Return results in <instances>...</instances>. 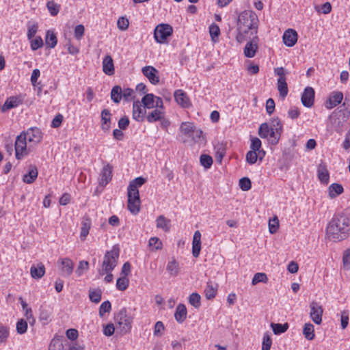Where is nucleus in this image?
<instances>
[{"label": "nucleus", "instance_id": "obj_15", "mask_svg": "<svg viewBox=\"0 0 350 350\" xmlns=\"http://www.w3.org/2000/svg\"><path fill=\"white\" fill-rule=\"evenodd\" d=\"M146 107L142 105L139 101H135L133 105V118L138 121H142L146 114Z\"/></svg>", "mask_w": 350, "mask_h": 350}, {"label": "nucleus", "instance_id": "obj_60", "mask_svg": "<svg viewBox=\"0 0 350 350\" xmlns=\"http://www.w3.org/2000/svg\"><path fill=\"white\" fill-rule=\"evenodd\" d=\"M209 33L210 36L213 41H215V38H217L220 34V29L217 25L212 24L209 27Z\"/></svg>", "mask_w": 350, "mask_h": 350}, {"label": "nucleus", "instance_id": "obj_11", "mask_svg": "<svg viewBox=\"0 0 350 350\" xmlns=\"http://www.w3.org/2000/svg\"><path fill=\"white\" fill-rule=\"evenodd\" d=\"M251 41L248 42L244 48V55L245 57L252 58L255 56L256 51L258 49V36H252Z\"/></svg>", "mask_w": 350, "mask_h": 350}, {"label": "nucleus", "instance_id": "obj_1", "mask_svg": "<svg viewBox=\"0 0 350 350\" xmlns=\"http://www.w3.org/2000/svg\"><path fill=\"white\" fill-rule=\"evenodd\" d=\"M258 18L256 14L252 10H245L238 16L237 22L236 40L241 43L251 39L258 33Z\"/></svg>", "mask_w": 350, "mask_h": 350}, {"label": "nucleus", "instance_id": "obj_33", "mask_svg": "<svg viewBox=\"0 0 350 350\" xmlns=\"http://www.w3.org/2000/svg\"><path fill=\"white\" fill-rule=\"evenodd\" d=\"M46 44L50 48H54L57 42L56 35L53 31L48 30L45 38Z\"/></svg>", "mask_w": 350, "mask_h": 350}, {"label": "nucleus", "instance_id": "obj_42", "mask_svg": "<svg viewBox=\"0 0 350 350\" xmlns=\"http://www.w3.org/2000/svg\"><path fill=\"white\" fill-rule=\"evenodd\" d=\"M129 280L127 277L121 276L117 280L116 287L120 291H124L129 286Z\"/></svg>", "mask_w": 350, "mask_h": 350}, {"label": "nucleus", "instance_id": "obj_17", "mask_svg": "<svg viewBox=\"0 0 350 350\" xmlns=\"http://www.w3.org/2000/svg\"><path fill=\"white\" fill-rule=\"evenodd\" d=\"M174 96L176 102L183 107L190 106V101L187 94L182 90H177L174 92Z\"/></svg>", "mask_w": 350, "mask_h": 350}, {"label": "nucleus", "instance_id": "obj_50", "mask_svg": "<svg viewBox=\"0 0 350 350\" xmlns=\"http://www.w3.org/2000/svg\"><path fill=\"white\" fill-rule=\"evenodd\" d=\"M127 196L128 202H131L132 201L139 202L140 201L139 190H128Z\"/></svg>", "mask_w": 350, "mask_h": 350}, {"label": "nucleus", "instance_id": "obj_53", "mask_svg": "<svg viewBox=\"0 0 350 350\" xmlns=\"http://www.w3.org/2000/svg\"><path fill=\"white\" fill-rule=\"evenodd\" d=\"M349 312L347 310H343L340 314V325L342 329L347 328L349 324Z\"/></svg>", "mask_w": 350, "mask_h": 350}, {"label": "nucleus", "instance_id": "obj_22", "mask_svg": "<svg viewBox=\"0 0 350 350\" xmlns=\"http://www.w3.org/2000/svg\"><path fill=\"white\" fill-rule=\"evenodd\" d=\"M45 273V267L42 263H39L37 266L32 265L30 269L31 276L34 279H40Z\"/></svg>", "mask_w": 350, "mask_h": 350}, {"label": "nucleus", "instance_id": "obj_12", "mask_svg": "<svg viewBox=\"0 0 350 350\" xmlns=\"http://www.w3.org/2000/svg\"><path fill=\"white\" fill-rule=\"evenodd\" d=\"M297 38V31L293 29L286 30L282 36L284 44L288 47L293 46L296 44Z\"/></svg>", "mask_w": 350, "mask_h": 350}, {"label": "nucleus", "instance_id": "obj_36", "mask_svg": "<svg viewBox=\"0 0 350 350\" xmlns=\"http://www.w3.org/2000/svg\"><path fill=\"white\" fill-rule=\"evenodd\" d=\"M122 90L121 87L119 85H115L111 92V100L116 103H119L122 98Z\"/></svg>", "mask_w": 350, "mask_h": 350}, {"label": "nucleus", "instance_id": "obj_13", "mask_svg": "<svg viewBox=\"0 0 350 350\" xmlns=\"http://www.w3.org/2000/svg\"><path fill=\"white\" fill-rule=\"evenodd\" d=\"M58 262L62 265L61 271L64 276H70L73 272L74 263L68 258H61L58 260Z\"/></svg>", "mask_w": 350, "mask_h": 350}, {"label": "nucleus", "instance_id": "obj_24", "mask_svg": "<svg viewBox=\"0 0 350 350\" xmlns=\"http://www.w3.org/2000/svg\"><path fill=\"white\" fill-rule=\"evenodd\" d=\"M165 116V111L162 109H154L147 116V121L152 123L159 121L163 117Z\"/></svg>", "mask_w": 350, "mask_h": 350}, {"label": "nucleus", "instance_id": "obj_62", "mask_svg": "<svg viewBox=\"0 0 350 350\" xmlns=\"http://www.w3.org/2000/svg\"><path fill=\"white\" fill-rule=\"evenodd\" d=\"M239 186L243 191H248L252 186L251 181L248 178H242L239 180Z\"/></svg>", "mask_w": 350, "mask_h": 350}, {"label": "nucleus", "instance_id": "obj_61", "mask_svg": "<svg viewBox=\"0 0 350 350\" xmlns=\"http://www.w3.org/2000/svg\"><path fill=\"white\" fill-rule=\"evenodd\" d=\"M129 22L126 18L120 17L118 20L117 26L120 30H122V31L126 30L129 27Z\"/></svg>", "mask_w": 350, "mask_h": 350}, {"label": "nucleus", "instance_id": "obj_29", "mask_svg": "<svg viewBox=\"0 0 350 350\" xmlns=\"http://www.w3.org/2000/svg\"><path fill=\"white\" fill-rule=\"evenodd\" d=\"M91 227V220L89 218H84L81 228L80 237L82 240H85L89 234Z\"/></svg>", "mask_w": 350, "mask_h": 350}, {"label": "nucleus", "instance_id": "obj_26", "mask_svg": "<svg viewBox=\"0 0 350 350\" xmlns=\"http://www.w3.org/2000/svg\"><path fill=\"white\" fill-rule=\"evenodd\" d=\"M38 172L36 166L31 165L29 172L23 176V180L25 183L31 184L37 178Z\"/></svg>", "mask_w": 350, "mask_h": 350}, {"label": "nucleus", "instance_id": "obj_55", "mask_svg": "<svg viewBox=\"0 0 350 350\" xmlns=\"http://www.w3.org/2000/svg\"><path fill=\"white\" fill-rule=\"evenodd\" d=\"M140 203H141L140 201H139V202H137L135 201V202L132 201L131 202H128V204H127L128 209L132 214L137 215L139 212V210H140Z\"/></svg>", "mask_w": 350, "mask_h": 350}, {"label": "nucleus", "instance_id": "obj_48", "mask_svg": "<svg viewBox=\"0 0 350 350\" xmlns=\"http://www.w3.org/2000/svg\"><path fill=\"white\" fill-rule=\"evenodd\" d=\"M31 43V49L36 51L43 46V40L40 36L36 37L34 39L29 40Z\"/></svg>", "mask_w": 350, "mask_h": 350}, {"label": "nucleus", "instance_id": "obj_20", "mask_svg": "<svg viewBox=\"0 0 350 350\" xmlns=\"http://www.w3.org/2000/svg\"><path fill=\"white\" fill-rule=\"evenodd\" d=\"M166 270L170 276L175 277L179 273V264L174 257L171 258L167 262Z\"/></svg>", "mask_w": 350, "mask_h": 350}, {"label": "nucleus", "instance_id": "obj_44", "mask_svg": "<svg viewBox=\"0 0 350 350\" xmlns=\"http://www.w3.org/2000/svg\"><path fill=\"white\" fill-rule=\"evenodd\" d=\"M89 269V262L86 260H80L78 267L75 271L77 276L80 277L83 275L84 271H88Z\"/></svg>", "mask_w": 350, "mask_h": 350}, {"label": "nucleus", "instance_id": "obj_30", "mask_svg": "<svg viewBox=\"0 0 350 350\" xmlns=\"http://www.w3.org/2000/svg\"><path fill=\"white\" fill-rule=\"evenodd\" d=\"M343 190V187L340 184L333 183L328 188L329 196L331 198H334L341 194Z\"/></svg>", "mask_w": 350, "mask_h": 350}, {"label": "nucleus", "instance_id": "obj_6", "mask_svg": "<svg viewBox=\"0 0 350 350\" xmlns=\"http://www.w3.org/2000/svg\"><path fill=\"white\" fill-rule=\"evenodd\" d=\"M27 139L24 135L21 133L19 135L17 136L16 142H15V154L16 158L17 159H22L25 155L27 154Z\"/></svg>", "mask_w": 350, "mask_h": 350}, {"label": "nucleus", "instance_id": "obj_47", "mask_svg": "<svg viewBox=\"0 0 350 350\" xmlns=\"http://www.w3.org/2000/svg\"><path fill=\"white\" fill-rule=\"evenodd\" d=\"M149 246L152 247V250H159L162 248V242L157 237H152L149 240Z\"/></svg>", "mask_w": 350, "mask_h": 350}, {"label": "nucleus", "instance_id": "obj_49", "mask_svg": "<svg viewBox=\"0 0 350 350\" xmlns=\"http://www.w3.org/2000/svg\"><path fill=\"white\" fill-rule=\"evenodd\" d=\"M269 133V126L267 123H262L258 129V135L261 138H267Z\"/></svg>", "mask_w": 350, "mask_h": 350}, {"label": "nucleus", "instance_id": "obj_51", "mask_svg": "<svg viewBox=\"0 0 350 350\" xmlns=\"http://www.w3.org/2000/svg\"><path fill=\"white\" fill-rule=\"evenodd\" d=\"M27 323L24 319L19 320L16 323V332L19 334H23L27 332Z\"/></svg>", "mask_w": 350, "mask_h": 350}, {"label": "nucleus", "instance_id": "obj_19", "mask_svg": "<svg viewBox=\"0 0 350 350\" xmlns=\"http://www.w3.org/2000/svg\"><path fill=\"white\" fill-rule=\"evenodd\" d=\"M100 185L105 186L111 180L112 177V168L109 165H107L103 167L102 172L100 175Z\"/></svg>", "mask_w": 350, "mask_h": 350}, {"label": "nucleus", "instance_id": "obj_7", "mask_svg": "<svg viewBox=\"0 0 350 350\" xmlns=\"http://www.w3.org/2000/svg\"><path fill=\"white\" fill-rule=\"evenodd\" d=\"M29 143L33 145L39 144L42 139V133L38 128H30L26 132L22 133Z\"/></svg>", "mask_w": 350, "mask_h": 350}, {"label": "nucleus", "instance_id": "obj_35", "mask_svg": "<svg viewBox=\"0 0 350 350\" xmlns=\"http://www.w3.org/2000/svg\"><path fill=\"white\" fill-rule=\"evenodd\" d=\"M18 105V100L17 98L14 97V96L10 97L4 103V104L1 108V111L3 112H5L7 110H9L10 109L17 107Z\"/></svg>", "mask_w": 350, "mask_h": 350}, {"label": "nucleus", "instance_id": "obj_52", "mask_svg": "<svg viewBox=\"0 0 350 350\" xmlns=\"http://www.w3.org/2000/svg\"><path fill=\"white\" fill-rule=\"evenodd\" d=\"M28 31H27V38L28 40H31L36 35L38 31V25L37 23L27 25Z\"/></svg>", "mask_w": 350, "mask_h": 350}, {"label": "nucleus", "instance_id": "obj_37", "mask_svg": "<svg viewBox=\"0 0 350 350\" xmlns=\"http://www.w3.org/2000/svg\"><path fill=\"white\" fill-rule=\"evenodd\" d=\"M154 98L155 96L152 94H147L142 98V103L144 107L152 109L154 107Z\"/></svg>", "mask_w": 350, "mask_h": 350}, {"label": "nucleus", "instance_id": "obj_25", "mask_svg": "<svg viewBox=\"0 0 350 350\" xmlns=\"http://www.w3.org/2000/svg\"><path fill=\"white\" fill-rule=\"evenodd\" d=\"M217 291V284L208 281L204 290L205 296L207 299H212L215 297Z\"/></svg>", "mask_w": 350, "mask_h": 350}, {"label": "nucleus", "instance_id": "obj_46", "mask_svg": "<svg viewBox=\"0 0 350 350\" xmlns=\"http://www.w3.org/2000/svg\"><path fill=\"white\" fill-rule=\"evenodd\" d=\"M9 328L6 326L0 325V344L4 343L7 341L9 337Z\"/></svg>", "mask_w": 350, "mask_h": 350}, {"label": "nucleus", "instance_id": "obj_27", "mask_svg": "<svg viewBox=\"0 0 350 350\" xmlns=\"http://www.w3.org/2000/svg\"><path fill=\"white\" fill-rule=\"evenodd\" d=\"M318 177L322 183L327 184L329 178V172L325 165L321 163L318 166L317 169Z\"/></svg>", "mask_w": 350, "mask_h": 350}, {"label": "nucleus", "instance_id": "obj_63", "mask_svg": "<svg viewBox=\"0 0 350 350\" xmlns=\"http://www.w3.org/2000/svg\"><path fill=\"white\" fill-rule=\"evenodd\" d=\"M258 159L257 152L250 150L246 154V161L250 164H254Z\"/></svg>", "mask_w": 350, "mask_h": 350}, {"label": "nucleus", "instance_id": "obj_34", "mask_svg": "<svg viewBox=\"0 0 350 350\" xmlns=\"http://www.w3.org/2000/svg\"><path fill=\"white\" fill-rule=\"evenodd\" d=\"M170 220L163 215H160L157 219V227L163 229L165 232L170 230Z\"/></svg>", "mask_w": 350, "mask_h": 350}, {"label": "nucleus", "instance_id": "obj_9", "mask_svg": "<svg viewBox=\"0 0 350 350\" xmlns=\"http://www.w3.org/2000/svg\"><path fill=\"white\" fill-rule=\"evenodd\" d=\"M142 72L152 84L156 85L159 82V71L154 67L144 66L142 68Z\"/></svg>", "mask_w": 350, "mask_h": 350}, {"label": "nucleus", "instance_id": "obj_3", "mask_svg": "<svg viewBox=\"0 0 350 350\" xmlns=\"http://www.w3.org/2000/svg\"><path fill=\"white\" fill-rule=\"evenodd\" d=\"M119 258V248L113 246L107 251L103 258L101 269L98 271L100 275H104L105 272H112L116 267Z\"/></svg>", "mask_w": 350, "mask_h": 350}, {"label": "nucleus", "instance_id": "obj_39", "mask_svg": "<svg viewBox=\"0 0 350 350\" xmlns=\"http://www.w3.org/2000/svg\"><path fill=\"white\" fill-rule=\"evenodd\" d=\"M146 182V180L142 177H137L133 180L131 181L128 187V190H139L138 187L143 185Z\"/></svg>", "mask_w": 350, "mask_h": 350}, {"label": "nucleus", "instance_id": "obj_64", "mask_svg": "<svg viewBox=\"0 0 350 350\" xmlns=\"http://www.w3.org/2000/svg\"><path fill=\"white\" fill-rule=\"evenodd\" d=\"M342 261L344 267L347 269H350V249L344 252Z\"/></svg>", "mask_w": 350, "mask_h": 350}, {"label": "nucleus", "instance_id": "obj_45", "mask_svg": "<svg viewBox=\"0 0 350 350\" xmlns=\"http://www.w3.org/2000/svg\"><path fill=\"white\" fill-rule=\"evenodd\" d=\"M268 280L267 276L264 273H256L252 279V285H256L259 282L267 283Z\"/></svg>", "mask_w": 350, "mask_h": 350}, {"label": "nucleus", "instance_id": "obj_23", "mask_svg": "<svg viewBox=\"0 0 350 350\" xmlns=\"http://www.w3.org/2000/svg\"><path fill=\"white\" fill-rule=\"evenodd\" d=\"M187 308L184 304H180L176 306L174 314L175 319L177 322L183 323L187 317Z\"/></svg>", "mask_w": 350, "mask_h": 350}, {"label": "nucleus", "instance_id": "obj_5", "mask_svg": "<svg viewBox=\"0 0 350 350\" xmlns=\"http://www.w3.org/2000/svg\"><path fill=\"white\" fill-rule=\"evenodd\" d=\"M172 27L167 24L157 25L154 31V38L157 42L164 43L167 38L172 34Z\"/></svg>", "mask_w": 350, "mask_h": 350}, {"label": "nucleus", "instance_id": "obj_31", "mask_svg": "<svg viewBox=\"0 0 350 350\" xmlns=\"http://www.w3.org/2000/svg\"><path fill=\"white\" fill-rule=\"evenodd\" d=\"M195 126L192 122H182L180 126V133L187 137H189Z\"/></svg>", "mask_w": 350, "mask_h": 350}, {"label": "nucleus", "instance_id": "obj_10", "mask_svg": "<svg viewBox=\"0 0 350 350\" xmlns=\"http://www.w3.org/2000/svg\"><path fill=\"white\" fill-rule=\"evenodd\" d=\"M301 103L304 106L306 107H311L314 104V90L311 87L305 88L304 93L301 96Z\"/></svg>", "mask_w": 350, "mask_h": 350}, {"label": "nucleus", "instance_id": "obj_41", "mask_svg": "<svg viewBox=\"0 0 350 350\" xmlns=\"http://www.w3.org/2000/svg\"><path fill=\"white\" fill-rule=\"evenodd\" d=\"M102 292L100 289L90 290L89 297L90 299L96 304L100 301Z\"/></svg>", "mask_w": 350, "mask_h": 350}, {"label": "nucleus", "instance_id": "obj_28", "mask_svg": "<svg viewBox=\"0 0 350 350\" xmlns=\"http://www.w3.org/2000/svg\"><path fill=\"white\" fill-rule=\"evenodd\" d=\"M277 88L279 92L280 96L282 98H284L288 94V86L286 81V78H278L277 81Z\"/></svg>", "mask_w": 350, "mask_h": 350}, {"label": "nucleus", "instance_id": "obj_32", "mask_svg": "<svg viewBox=\"0 0 350 350\" xmlns=\"http://www.w3.org/2000/svg\"><path fill=\"white\" fill-rule=\"evenodd\" d=\"M303 334L307 340H313L315 336L314 325L310 323H306L304 326Z\"/></svg>", "mask_w": 350, "mask_h": 350}, {"label": "nucleus", "instance_id": "obj_59", "mask_svg": "<svg viewBox=\"0 0 350 350\" xmlns=\"http://www.w3.org/2000/svg\"><path fill=\"white\" fill-rule=\"evenodd\" d=\"M111 308V303L109 301L103 302L99 308V315L103 317L105 313L109 312Z\"/></svg>", "mask_w": 350, "mask_h": 350}, {"label": "nucleus", "instance_id": "obj_54", "mask_svg": "<svg viewBox=\"0 0 350 350\" xmlns=\"http://www.w3.org/2000/svg\"><path fill=\"white\" fill-rule=\"evenodd\" d=\"M279 227V220L277 217H274L272 219L269 221V229L271 234H274L277 232Z\"/></svg>", "mask_w": 350, "mask_h": 350}, {"label": "nucleus", "instance_id": "obj_16", "mask_svg": "<svg viewBox=\"0 0 350 350\" xmlns=\"http://www.w3.org/2000/svg\"><path fill=\"white\" fill-rule=\"evenodd\" d=\"M111 113L107 109H105L101 111V129L104 132L109 131L111 128Z\"/></svg>", "mask_w": 350, "mask_h": 350}, {"label": "nucleus", "instance_id": "obj_2", "mask_svg": "<svg viewBox=\"0 0 350 350\" xmlns=\"http://www.w3.org/2000/svg\"><path fill=\"white\" fill-rule=\"evenodd\" d=\"M350 218L345 214L335 215L326 228V236L332 241H342L350 234Z\"/></svg>", "mask_w": 350, "mask_h": 350}, {"label": "nucleus", "instance_id": "obj_43", "mask_svg": "<svg viewBox=\"0 0 350 350\" xmlns=\"http://www.w3.org/2000/svg\"><path fill=\"white\" fill-rule=\"evenodd\" d=\"M200 162L204 167L208 169L213 164V159L208 154H202L200 157Z\"/></svg>", "mask_w": 350, "mask_h": 350}, {"label": "nucleus", "instance_id": "obj_14", "mask_svg": "<svg viewBox=\"0 0 350 350\" xmlns=\"http://www.w3.org/2000/svg\"><path fill=\"white\" fill-rule=\"evenodd\" d=\"M343 99V94L340 92H333L329 99L326 100L325 106L327 109H331L340 104Z\"/></svg>", "mask_w": 350, "mask_h": 350}, {"label": "nucleus", "instance_id": "obj_58", "mask_svg": "<svg viewBox=\"0 0 350 350\" xmlns=\"http://www.w3.org/2000/svg\"><path fill=\"white\" fill-rule=\"evenodd\" d=\"M49 350H64V347L59 339H53L50 343Z\"/></svg>", "mask_w": 350, "mask_h": 350}, {"label": "nucleus", "instance_id": "obj_8", "mask_svg": "<svg viewBox=\"0 0 350 350\" xmlns=\"http://www.w3.org/2000/svg\"><path fill=\"white\" fill-rule=\"evenodd\" d=\"M310 317L313 322L317 325H319L322 322V315L323 310L322 306L316 301H312L310 304Z\"/></svg>", "mask_w": 350, "mask_h": 350}, {"label": "nucleus", "instance_id": "obj_38", "mask_svg": "<svg viewBox=\"0 0 350 350\" xmlns=\"http://www.w3.org/2000/svg\"><path fill=\"white\" fill-rule=\"evenodd\" d=\"M271 326L275 334H281L284 333L288 328V325L286 323L284 324L272 323Z\"/></svg>", "mask_w": 350, "mask_h": 350}, {"label": "nucleus", "instance_id": "obj_21", "mask_svg": "<svg viewBox=\"0 0 350 350\" xmlns=\"http://www.w3.org/2000/svg\"><path fill=\"white\" fill-rule=\"evenodd\" d=\"M103 70L107 75H112L114 73V66L113 59L110 55H107L103 61Z\"/></svg>", "mask_w": 350, "mask_h": 350}, {"label": "nucleus", "instance_id": "obj_4", "mask_svg": "<svg viewBox=\"0 0 350 350\" xmlns=\"http://www.w3.org/2000/svg\"><path fill=\"white\" fill-rule=\"evenodd\" d=\"M117 323L121 334L130 332L133 322V317L130 316L125 308L122 309L116 317Z\"/></svg>", "mask_w": 350, "mask_h": 350}, {"label": "nucleus", "instance_id": "obj_40", "mask_svg": "<svg viewBox=\"0 0 350 350\" xmlns=\"http://www.w3.org/2000/svg\"><path fill=\"white\" fill-rule=\"evenodd\" d=\"M201 297L200 295L197 293H193L189 297V304L196 308H199L201 305Z\"/></svg>", "mask_w": 350, "mask_h": 350}, {"label": "nucleus", "instance_id": "obj_57", "mask_svg": "<svg viewBox=\"0 0 350 350\" xmlns=\"http://www.w3.org/2000/svg\"><path fill=\"white\" fill-rule=\"evenodd\" d=\"M46 6L52 16H55L58 14L59 11V5L53 1H49L46 4Z\"/></svg>", "mask_w": 350, "mask_h": 350}, {"label": "nucleus", "instance_id": "obj_18", "mask_svg": "<svg viewBox=\"0 0 350 350\" xmlns=\"http://www.w3.org/2000/svg\"><path fill=\"white\" fill-rule=\"evenodd\" d=\"M201 250V233L197 230L194 232L192 241V254L195 258L200 255Z\"/></svg>", "mask_w": 350, "mask_h": 350}, {"label": "nucleus", "instance_id": "obj_56", "mask_svg": "<svg viewBox=\"0 0 350 350\" xmlns=\"http://www.w3.org/2000/svg\"><path fill=\"white\" fill-rule=\"evenodd\" d=\"M272 341L269 334H265L262 339V350H270Z\"/></svg>", "mask_w": 350, "mask_h": 350}]
</instances>
